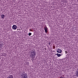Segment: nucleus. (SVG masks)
<instances>
[{
	"label": "nucleus",
	"instance_id": "nucleus-4",
	"mask_svg": "<svg viewBox=\"0 0 78 78\" xmlns=\"http://www.w3.org/2000/svg\"><path fill=\"white\" fill-rule=\"evenodd\" d=\"M57 51L58 53H61L62 52V51L60 49H57Z\"/></svg>",
	"mask_w": 78,
	"mask_h": 78
},
{
	"label": "nucleus",
	"instance_id": "nucleus-12",
	"mask_svg": "<svg viewBox=\"0 0 78 78\" xmlns=\"http://www.w3.org/2000/svg\"><path fill=\"white\" fill-rule=\"evenodd\" d=\"M65 52L66 53H67V51H65Z\"/></svg>",
	"mask_w": 78,
	"mask_h": 78
},
{
	"label": "nucleus",
	"instance_id": "nucleus-3",
	"mask_svg": "<svg viewBox=\"0 0 78 78\" xmlns=\"http://www.w3.org/2000/svg\"><path fill=\"white\" fill-rule=\"evenodd\" d=\"M12 28L13 30H16L17 29V26L16 25H13L12 26Z\"/></svg>",
	"mask_w": 78,
	"mask_h": 78
},
{
	"label": "nucleus",
	"instance_id": "nucleus-6",
	"mask_svg": "<svg viewBox=\"0 0 78 78\" xmlns=\"http://www.w3.org/2000/svg\"><path fill=\"white\" fill-rule=\"evenodd\" d=\"M44 30L45 31V33H47V27H45L44 28Z\"/></svg>",
	"mask_w": 78,
	"mask_h": 78
},
{
	"label": "nucleus",
	"instance_id": "nucleus-14",
	"mask_svg": "<svg viewBox=\"0 0 78 78\" xmlns=\"http://www.w3.org/2000/svg\"><path fill=\"white\" fill-rule=\"evenodd\" d=\"M31 60H32V61H33V60H34V59H31Z\"/></svg>",
	"mask_w": 78,
	"mask_h": 78
},
{
	"label": "nucleus",
	"instance_id": "nucleus-1",
	"mask_svg": "<svg viewBox=\"0 0 78 78\" xmlns=\"http://www.w3.org/2000/svg\"><path fill=\"white\" fill-rule=\"evenodd\" d=\"M35 55H36L35 51H32L30 53V57H31V58H34V57H35Z\"/></svg>",
	"mask_w": 78,
	"mask_h": 78
},
{
	"label": "nucleus",
	"instance_id": "nucleus-7",
	"mask_svg": "<svg viewBox=\"0 0 78 78\" xmlns=\"http://www.w3.org/2000/svg\"><path fill=\"white\" fill-rule=\"evenodd\" d=\"M5 15L3 14L1 15V17H2V19H4V17H5Z\"/></svg>",
	"mask_w": 78,
	"mask_h": 78
},
{
	"label": "nucleus",
	"instance_id": "nucleus-13",
	"mask_svg": "<svg viewBox=\"0 0 78 78\" xmlns=\"http://www.w3.org/2000/svg\"><path fill=\"white\" fill-rule=\"evenodd\" d=\"M48 44L49 45H50V43L49 42Z\"/></svg>",
	"mask_w": 78,
	"mask_h": 78
},
{
	"label": "nucleus",
	"instance_id": "nucleus-8",
	"mask_svg": "<svg viewBox=\"0 0 78 78\" xmlns=\"http://www.w3.org/2000/svg\"><path fill=\"white\" fill-rule=\"evenodd\" d=\"M56 55H57V56H58V57H59V56H61V55L58 54H57Z\"/></svg>",
	"mask_w": 78,
	"mask_h": 78
},
{
	"label": "nucleus",
	"instance_id": "nucleus-5",
	"mask_svg": "<svg viewBox=\"0 0 78 78\" xmlns=\"http://www.w3.org/2000/svg\"><path fill=\"white\" fill-rule=\"evenodd\" d=\"M7 78H14L13 76L11 75H10L7 77Z\"/></svg>",
	"mask_w": 78,
	"mask_h": 78
},
{
	"label": "nucleus",
	"instance_id": "nucleus-9",
	"mask_svg": "<svg viewBox=\"0 0 78 78\" xmlns=\"http://www.w3.org/2000/svg\"><path fill=\"white\" fill-rule=\"evenodd\" d=\"M1 61L2 62H5V59H2V60Z\"/></svg>",
	"mask_w": 78,
	"mask_h": 78
},
{
	"label": "nucleus",
	"instance_id": "nucleus-15",
	"mask_svg": "<svg viewBox=\"0 0 78 78\" xmlns=\"http://www.w3.org/2000/svg\"><path fill=\"white\" fill-rule=\"evenodd\" d=\"M28 64H28V63H27V65H28Z\"/></svg>",
	"mask_w": 78,
	"mask_h": 78
},
{
	"label": "nucleus",
	"instance_id": "nucleus-2",
	"mask_svg": "<svg viewBox=\"0 0 78 78\" xmlns=\"http://www.w3.org/2000/svg\"><path fill=\"white\" fill-rule=\"evenodd\" d=\"M21 76H22V78H28V75H27V74H23L22 75H21Z\"/></svg>",
	"mask_w": 78,
	"mask_h": 78
},
{
	"label": "nucleus",
	"instance_id": "nucleus-11",
	"mask_svg": "<svg viewBox=\"0 0 78 78\" xmlns=\"http://www.w3.org/2000/svg\"><path fill=\"white\" fill-rule=\"evenodd\" d=\"M31 33H29V36H31Z\"/></svg>",
	"mask_w": 78,
	"mask_h": 78
},
{
	"label": "nucleus",
	"instance_id": "nucleus-10",
	"mask_svg": "<svg viewBox=\"0 0 78 78\" xmlns=\"http://www.w3.org/2000/svg\"><path fill=\"white\" fill-rule=\"evenodd\" d=\"M65 78V77H64V76H61L60 77V78Z\"/></svg>",
	"mask_w": 78,
	"mask_h": 78
},
{
	"label": "nucleus",
	"instance_id": "nucleus-16",
	"mask_svg": "<svg viewBox=\"0 0 78 78\" xmlns=\"http://www.w3.org/2000/svg\"><path fill=\"white\" fill-rule=\"evenodd\" d=\"M77 1H78V0H77Z\"/></svg>",
	"mask_w": 78,
	"mask_h": 78
}]
</instances>
